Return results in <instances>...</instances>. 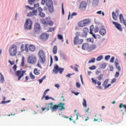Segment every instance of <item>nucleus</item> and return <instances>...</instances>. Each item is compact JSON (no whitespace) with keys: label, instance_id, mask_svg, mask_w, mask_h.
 Segmentation results:
<instances>
[{"label":"nucleus","instance_id":"f257e3e1","mask_svg":"<svg viewBox=\"0 0 126 126\" xmlns=\"http://www.w3.org/2000/svg\"><path fill=\"white\" fill-rule=\"evenodd\" d=\"M64 105V103L60 102L59 104H55L53 106L52 105L50 106V109L52 113H54V112H57V111H58V109H59V111H63V110H64V109H65V108L63 107Z\"/></svg>","mask_w":126,"mask_h":126},{"label":"nucleus","instance_id":"e433bc0d","mask_svg":"<svg viewBox=\"0 0 126 126\" xmlns=\"http://www.w3.org/2000/svg\"><path fill=\"white\" fill-rule=\"evenodd\" d=\"M95 58H92L89 61V63H95Z\"/></svg>","mask_w":126,"mask_h":126},{"label":"nucleus","instance_id":"1a4fd4ad","mask_svg":"<svg viewBox=\"0 0 126 126\" xmlns=\"http://www.w3.org/2000/svg\"><path fill=\"white\" fill-rule=\"evenodd\" d=\"M74 45H81L83 43V39H79V37L75 36L73 38Z\"/></svg>","mask_w":126,"mask_h":126},{"label":"nucleus","instance_id":"bf43d9fd","mask_svg":"<svg viewBox=\"0 0 126 126\" xmlns=\"http://www.w3.org/2000/svg\"><path fill=\"white\" fill-rule=\"evenodd\" d=\"M116 81H117V79L116 78H114L112 80L111 82V83L112 84H113V83H115V82H116Z\"/></svg>","mask_w":126,"mask_h":126},{"label":"nucleus","instance_id":"8fccbe9b","mask_svg":"<svg viewBox=\"0 0 126 126\" xmlns=\"http://www.w3.org/2000/svg\"><path fill=\"white\" fill-rule=\"evenodd\" d=\"M26 8H27V9H31V10H32V9H33L34 7H31L29 5H26Z\"/></svg>","mask_w":126,"mask_h":126},{"label":"nucleus","instance_id":"6ab92c4d","mask_svg":"<svg viewBox=\"0 0 126 126\" xmlns=\"http://www.w3.org/2000/svg\"><path fill=\"white\" fill-rule=\"evenodd\" d=\"M38 14V12L37 10H33L32 11L30 12L28 14V16H34V15L36 16Z\"/></svg>","mask_w":126,"mask_h":126},{"label":"nucleus","instance_id":"a19ab883","mask_svg":"<svg viewBox=\"0 0 126 126\" xmlns=\"http://www.w3.org/2000/svg\"><path fill=\"white\" fill-rule=\"evenodd\" d=\"M56 30V27L54 28H49V29L48 30L49 32H52V31H55Z\"/></svg>","mask_w":126,"mask_h":126},{"label":"nucleus","instance_id":"4be33fe9","mask_svg":"<svg viewBox=\"0 0 126 126\" xmlns=\"http://www.w3.org/2000/svg\"><path fill=\"white\" fill-rule=\"evenodd\" d=\"M106 33H107V31L105 29H101L99 31V34H100V35H101L102 36H105Z\"/></svg>","mask_w":126,"mask_h":126},{"label":"nucleus","instance_id":"4468645a","mask_svg":"<svg viewBox=\"0 0 126 126\" xmlns=\"http://www.w3.org/2000/svg\"><path fill=\"white\" fill-rule=\"evenodd\" d=\"M113 24L115 25L116 28L118 29L119 31H123V28H122V25L121 24L116 22H112Z\"/></svg>","mask_w":126,"mask_h":126},{"label":"nucleus","instance_id":"e2e57ef3","mask_svg":"<svg viewBox=\"0 0 126 126\" xmlns=\"http://www.w3.org/2000/svg\"><path fill=\"white\" fill-rule=\"evenodd\" d=\"M13 68L14 71H16V69L17 68V66L16 64L14 65V66H13Z\"/></svg>","mask_w":126,"mask_h":126},{"label":"nucleus","instance_id":"603ef678","mask_svg":"<svg viewBox=\"0 0 126 126\" xmlns=\"http://www.w3.org/2000/svg\"><path fill=\"white\" fill-rule=\"evenodd\" d=\"M62 14L64 15V9L63 8V3H62Z\"/></svg>","mask_w":126,"mask_h":126},{"label":"nucleus","instance_id":"20e7f679","mask_svg":"<svg viewBox=\"0 0 126 126\" xmlns=\"http://www.w3.org/2000/svg\"><path fill=\"white\" fill-rule=\"evenodd\" d=\"M46 20L41 19L40 20V23L44 25V26H48V25H49L50 26H53L54 25V22L53 21L49 20V18H46Z\"/></svg>","mask_w":126,"mask_h":126},{"label":"nucleus","instance_id":"a18cd8bd","mask_svg":"<svg viewBox=\"0 0 126 126\" xmlns=\"http://www.w3.org/2000/svg\"><path fill=\"white\" fill-rule=\"evenodd\" d=\"M92 28H94V27L92 26L91 27V28H90V33L91 34V35H92L93 34H94V33H93V29H92Z\"/></svg>","mask_w":126,"mask_h":126},{"label":"nucleus","instance_id":"052dcab7","mask_svg":"<svg viewBox=\"0 0 126 126\" xmlns=\"http://www.w3.org/2000/svg\"><path fill=\"white\" fill-rule=\"evenodd\" d=\"M21 50L22 52H24V45L22 44L21 47Z\"/></svg>","mask_w":126,"mask_h":126},{"label":"nucleus","instance_id":"774afa93","mask_svg":"<svg viewBox=\"0 0 126 126\" xmlns=\"http://www.w3.org/2000/svg\"><path fill=\"white\" fill-rule=\"evenodd\" d=\"M39 3H37V4H34V7L35 8H36V7H39Z\"/></svg>","mask_w":126,"mask_h":126},{"label":"nucleus","instance_id":"69168bd1","mask_svg":"<svg viewBox=\"0 0 126 126\" xmlns=\"http://www.w3.org/2000/svg\"><path fill=\"white\" fill-rule=\"evenodd\" d=\"M80 86H81L80 84H79V83H78V82H77L76 83V87H77V88H80Z\"/></svg>","mask_w":126,"mask_h":126},{"label":"nucleus","instance_id":"39448f33","mask_svg":"<svg viewBox=\"0 0 126 126\" xmlns=\"http://www.w3.org/2000/svg\"><path fill=\"white\" fill-rule=\"evenodd\" d=\"M90 22H91L90 19H86L85 20L79 21L78 23V25L79 27H85V26H86V25L90 24Z\"/></svg>","mask_w":126,"mask_h":126},{"label":"nucleus","instance_id":"c756f323","mask_svg":"<svg viewBox=\"0 0 126 126\" xmlns=\"http://www.w3.org/2000/svg\"><path fill=\"white\" fill-rule=\"evenodd\" d=\"M103 78H104V74H101L100 75H99L98 77H97V79L98 80H99V81L100 80H102V79H103Z\"/></svg>","mask_w":126,"mask_h":126},{"label":"nucleus","instance_id":"b1692460","mask_svg":"<svg viewBox=\"0 0 126 126\" xmlns=\"http://www.w3.org/2000/svg\"><path fill=\"white\" fill-rule=\"evenodd\" d=\"M29 50L31 52H34L36 50V47L33 45H30L29 47Z\"/></svg>","mask_w":126,"mask_h":126},{"label":"nucleus","instance_id":"a878e982","mask_svg":"<svg viewBox=\"0 0 126 126\" xmlns=\"http://www.w3.org/2000/svg\"><path fill=\"white\" fill-rule=\"evenodd\" d=\"M53 53L54 55H57V54L58 53V47H57V46H55L53 47Z\"/></svg>","mask_w":126,"mask_h":126},{"label":"nucleus","instance_id":"f03ea898","mask_svg":"<svg viewBox=\"0 0 126 126\" xmlns=\"http://www.w3.org/2000/svg\"><path fill=\"white\" fill-rule=\"evenodd\" d=\"M9 53L11 57H15L17 54V46L12 45L9 48Z\"/></svg>","mask_w":126,"mask_h":126},{"label":"nucleus","instance_id":"72a5a7b5","mask_svg":"<svg viewBox=\"0 0 126 126\" xmlns=\"http://www.w3.org/2000/svg\"><path fill=\"white\" fill-rule=\"evenodd\" d=\"M35 1L36 0H28V2L31 5H32Z\"/></svg>","mask_w":126,"mask_h":126},{"label":"nucleus","instance_id":"13d9d810","mask_svg":"<svg viewBox=\"0 0 126 126\" xmlns=\"http://www.w3.org/2000/svg\"><path fill=\"white\" fill-rule=\"evenodd\" d=\"M41 110L42 112H44V111H46V112H48V109H47L46 107H41Z\"/></svg>","mask_w":126,"mask_h":126},{"label":"nucleus","instance_id":"bb28decb","mask_svg":"<svg viewBox=\"0 0 126 126\" xmlns=\"http://www.w3.org/2000/svg\"><path fill=\"white\" fill-rule=\"evenodd\" d=\"M112 17L114 20L115 21H117L118 20V17L117 16V15H116V13L114 12H112Z\"/></svg>","mask_w":126,"mask_h":126},{"label":"nucleus","instance_id":"423d86ee","mask_svg":"<svg viewBox=\"0 0 126 126\" xmlns=\"http://www.w3.org/2000/svg\"><path fill=\"white\" fill-rule=\"evenodd\" d=\"M38 56L40 60L41 63H44L46 62V55H45V52L42 50H40L38 53Z\"/></svg>","mask_w":126,"mask_h":126},{"label":"nucleus","instance_id":"7ed1b4c3","mask_svg":"<svg viewBox=\"0 0 126 126\" xmlns=\"http://www.w3.org/2000/svg\"><path fill=\"white\" fill-rule=\"evenodd\" d=\"M33 25V22L30 19H27L26 20L24 28L26 30H31Z\"/></svg>","mask_w":126,"mask_h":126},{"label":"nucleus","instance_id":"f3484780","mask_svg":"<svg viewBox=\"0 0 126 126\" xmlns=\"http://www.w3.org/2000/svg\"><path fill=\"white\" fill-rule=\"evenodd\" d=\"M34 29L35 32H39V31H41V26L38 23H35L34 26Z\"/></svg>","mask_w":126,"mask_h":126},{"label":"nucleus","instance_id":"0e129e2a","mask_svg":"<svg viewBox=\"0 0 126 126\" xmlns=\"http://www.w3.org/2000/svg\"><path fill=\"white\" fill-rule=\"evenodd\" d=\"M79 36H80V32H77L76 33V37H79Z\"/></svg>","mask_w":126,"mask_h":126},{"label":"nucleus","instance_id":"dca6fc26","mask_svg":"<svg viewBox=\"0 0 126 126\" xmlns=\"http://www.w3.org/2000/svg\"><path fill=\"white\" fill-rule=\"evenodd\" d=\"M92 81L93 82V83H94V84H95L96 85V84H97V85L98 86V88L99 89H102V87L100 86L101 85V82L98 81L97 82V80H94V78H92Z\"/></svg>","mask_w":126,"mask_h":126},{"label":"nucleus","instance_id":"9d476101","mask_svg":"<svg viewBox=\"0 0 126 126\" xmlns=\"http://www.w3.org/2000/svg\"><path fill=\"white\" fill-rule=\"evenodd\" d=\"M25 72H26V71L25 70H18L16 72V73L15 74L16 76H18V80H20L21 79L22 77H23L24 76V74H25Z\"/></svg>","mask_w":126,"mask_h":126},{"label":"nucleus","instance_id":"7c9ffc66","mask_svg":"<svg viewBox=\"0 0 126 126\" xmlns=\"http://www.w3.org/2000/svg\"><path fill=\"white\" fill-rule=\"evenodd\" d=\"M30 77L31 79H35V75L33 74V73L32 72H31L30 73Z\"/></svg>","mask_w":126,"mask_h":126},{"label":"nucleus","instance_id":"c9c22d12","mask_svg":"<svg viewBox=\"0 0 126 126\" xmlns=\"http://www.w3.org/2000/svg\"><path fill=\"white\" fill-rule=\"evenodd\" d=\"M123 107L125 109V112H126V105L123 104V103L120 104L119 107L121 109Z\"/></svg>","mask_w":126,"mask_h":126},{"label":"nucleus","instance_id":"393cba45","mask_svg":"<svg viewBox=\"0 0 126 126\" xmlns=\"http://www.w3.org/2000/svg\"><path fill=\"white\" fill-rule=\"evenodd\" d=\"M5 97H4L3 98V101H2L0 103V104H7V103H10L11 102V100H8L7 101H5Z\"/></svg>","mask_w":126,"mask_h":126},{"label":"nucleus","instance_id":"864d4df0","mask_svg":"<svg viewBox=\"0 0 126 126\" xmlns=\"http://www.w3.org/2000/svg\"><path fill=\"white\" fill-rule=\"evenodd\" d=\"M74 118H76L75 119V121H77V120H78V113H77L75 115H74Z\"/></svg>","mask_w":126,"mask_h":126},{"label":"nucleus","instance_id":"ea45409f","mask_svg":"<svg viewBox=\"0 0 126 126\" xmlns=\"http://www.w3.org/2000/svg\"><path fill=\"white\" fill-rule=\"evenodd\" d=\"M94 31L95 33H97V32L99 31V28H98V26H95V28L94 30Z\"/></svg>","mask_w":126,"mask_h":126},{"label":"nucleus","instance_id":"09e8293b","mask_svg":"<svg viewBox=\"0 0 126 126\" xmlns=\"http://www.w3.org/2000/svg\"><path fill=\"white\" fill-rule=\"evenodd\" d=\"M89 69H91V70H93V69H96V66L93 65L92 66L89 67Z\"/></svg>","mask_w":126,"mask_h":126},{"label":"nucleus","instance_id":"49530a36","mask_svg":"<svg viewBox=\"0 0 126 126\" xmlns=\"http://www.w3.org/2000/svg\"><path fill=\"white\" fill-rule=\"evenodd\" d=\"M110 58H111V56L107 55V56L105 57V60L106 61H109V60H110Z\"/></svg>","mask_w":126,"mask_h":126},{"label":"nucleus","instance_id":"de8ad7c7","mask_svg":"<svg viewBox=\"0 0 126 126\" xmlns=\"http://www.w3.org/2000/svg\"><path fill=\"white\" fill-rule=\"evenodd\" d=\"M120 76V72L117 71L115 74V77L116 78H118Z\"/></svg>","mask_w":126,"mask_h":126},{"label":"nucleus","instance_id":"37998d69","mask_svg":"<svg viewBox=\"0 0 126 126\" xmlns=\"http://www.w3.org/2000/svg\"><path fill=\"white\" fill-rule=\"evenodd\" d=\"M0 81H2L3 82V81H4V77H3V75L1 74V73H0Z\"/></svg>","mask_w":126,"mask_h":126},{"label":"nucleus","instance_id":"338daca9","mask_svg":"<svg viewBox=\"0 0 126 126\" xmlns=\"http://www.w3.org/2000/svg\"><path fill=\"white\" fill-rule=\"evenodd\" d=\"M111 84H109L105 86L104 87L105 89H107V88H109V87H110V86H111Z\"/></svg>","mask_w":126,"mask_h":126},{"label":"nucleus","instance_id":"473e14b6","mask_svg":"<svg viewBox=\"0 0 126 126\" xmlns=\"http://www.w3.org/2000/svg\"><path fill=\"white\" fill-rule=\"evenodd\" d=\"M102 60H103V56H99L96 58V62H100V61H102Z\"/></svg>","mask_w":126,"mask_h":126},{"label":"nucleus","instance_id":"2f4dec72","mask_svg":"<svg viewBox=\"0 0 126 126\" xmlns=\"http://www.w3.org/2000/svg\"><path fill=\"white\" fill-rule=\"evenodd\" d=\"M39 16L42 18H44V17L46 16V14H45V13L41 12H39Z\"/></svg>","mask_w":126,"mask_h":126},{"label":"nucleus","instance_id":"cd10ccee","mask_svg":"<svg viewBox=\"0 0 126 126\" xmlns=\"http://www.w3.org/2000/svg\"><path fill=\"white\" fill-rule=\"evenodd\" d=\"M49 91H50L49 89H47L45 91V92L43 93V95L42 97L41 98L42 100H43V98H45V97H46V95H47V93H48V92H49Z\"/></svg>","mask_w":126,"mask_h":126},{"label":"nucleus","instance_id":"2eb2a0df","mask_svg":"<svg viewBox=\"0 0 126 126\" xmlns=\"http://www.w3.org/2000/svg\"><path fill=\"white\" fill-rule=\"evenodd\" d=\"M87 6V3L85 1H83L80 3L79 8L81 10H85Z\"/></svg>","mask_w":126,"mask_h":126},{"label":"nucleus","instance_id":"4d7b16f0","mask_svg":"<svg viewBox=\"0 0 126 126\" xmlns=\"http://www.w3.org/2000/svg\"><path fill=\"white\" fill-rule=\"evenodd\" d=\"M77 15V13L76 12H73L71 14V18H72V16H76Z\"/></svg>","mask_w":126,"mask_h":126},{"label":"nucleus","instance_id":"c85d7f7f","mask_svg":"<svg viewBox=\"0 0 126 126\" xmlns=\"http://www.w3.org/2000/svg\"><path fill=\"white\" fill-rule=\"evenodd\" d=\"M34 73L35 74V75H40V72L38 70V69L36 68H34L33 70Z\"/></svg>","mask_w":126,"mask_h":126},{"label":"nucleus","instance_id":"3c124183","mask_svg":"<svg viewBox=\"0 0 126 126\" xmlns=\"http://www.w3.org/2000/svg\"><path fill=\"white\" fill-rule=\"evenodd\" d=\"M58 39L59 40H63V36L61 34H58Z\"/></svg>","mask_w":126,"mask_h":126},{"label":"nucleus","instance_id":"6e6552de","mask_svg":"<svg viewBox=\"0 0 126 126\" xmlns=\"http://www.w3.org/2000/svg\"><path fill=\"white\" fill-rule=\"evenodd\" d=\"M46 4L49 8L50 12H53L54 11V7H53V1L52 0H46Z\"/></svg>","mask_w":126,"mask_h":126},{"label":"nucleus","instance_id":"5701e85b","mask_svg":"<svg viewBox=\"0 0 126 126\" xmlns=\"http://www.w3.org/2000/svg\"><path fill=\"white\" fill-rule=\"evenodd\" d=\"M53 105H54L53 102L46 104L45 108H47V110L50 111V109H51V106H53Z\"/></svg>","mask_w":126,"mask_h":126},{"label":"nucleus","instance_id":"680f3d73","mask_svg":"<svg viewBox=\"0 0 126 126\" xmlns=\"http://www.w3.org/2000/svg\"><path fill=\"white\" fill-rule=\"evenodd\" d=\"M115 61V57H112L111 58V59H110V63H114V61Z\"/></svg>","mask_w":126,"mask_h":126},{"label":"nucleus","instance_id":"79ce46f5","mask_svg":"<svg viewBox=\"0 0 126 126\" xmlns=\"http://www.w3.org/2000/svg\"><path fill=\"white\" fill-rule=\"evenodd\" d=\"M106 66H107V64H106V63H103L101 64V68L104 69V68H106Z\"/></svg>","mask_w":126,"mask_h":126},{"label":"nucleus","instance_id":"6e6d98bb","mask_svg":"<svg viewBox=\"0 0 126 126\" xmlns=\"http://www.w3.org/2000/svg\"><path fill=\"white\" fill-rule=\"evenodd\" d=\"M21 66H24V57L22 58V61L21 63Z\"/></svg>","mask_w":126,"mask_h":126},{"label":"nucleus","instance_id":"5fc2aeb1","mask_svg":"<svg viewBox=\"0 0 126 126\" xmlns=\"http://www.w3.org/2000/svg\"><path fill=\"white\" fill-rule=\"evenodd\" d=\"M87 42H91V43H93V40L92 41V39H91V38H89L87 39Z\"/></svg>","mask_w":126,"mask_h":126},{"label":"nucleus","instance_id":"58836bf2","mask_svg":"<svg viewBox=\"0 0 126 126\" xmlns=\"http://www.w3.org/2000/svg\"><path fill=\"white\" fill-rule=\"evenodd\" d=\"M83 101H84L83 102V105L84 106V107L86 108V107H87V104L86 103V100H85V98H84Z\"/></svg>","mask_w":126,"mask_h":126},{"label":"nucleus","instance_id":"a211bd4d","mask_svg":"<svg viewBox=\"0 0 126 126\" xmlns=\"http://www.w3.org/2000/svg\"><path fill=\"white\" fill-rule=\"evenodd\" d=\"M119 19L120 20V22L121 23H124V25L126 27V20L124 19V16L122 14H121L119 16Z\"/></svg>","mask_w":126,"mask_h":126},{"label":"nucleus","instance_id":"f8f14e48","mask_svg":"<svg viewBox=\"0 0 126 126\" xmlns=\"http://www.w3.org/2000/svg\"><path fill=\"white\" fill-rule=\"evenodd\" d=\"M50 35L47 33H43L41 34L40 36V39L41 41H44V42L47 41L49 39Z\"/></svg>","mask_w":126,"mask_h":126},{"label":"nucleus","instance_id":"412c9836","mask_svg":"<svg viewBox=\"0 0 126 126\" xmlns=\"http://www.w3.org/2000/svg\"><path fill=\"white\" fill-rule=\"evenodd\" d=\"M89 48V44L87 43H84L82 46V50H88Z\"/></svg>","mask_w":126,"mask_h":126},{"label":"nucleus","instance_id":"9b49d317","mask_svg":"<svg viewBox=\"0 0 126 126\" xmlns=\"http://www.w3.org/2000/svg\"><path fill=\"white\" fill-rule=\"evenodd\" d=\"M63 70H64V68H60L58 65H56L53 69V71L56 74H57L58 72L59 71L60 74H62V73L63 72Z\"/></svg>","mask_w":126,"mask_h":126},{"label":"nucleus","instance_id":"4c0bfd02","mask_svg":"<svg viewBox=\"0 0 126 126\" xmlns=\"http://www.w3.org/2000/svg\"><path fill=\"white\" fill-rule=\"evenodd\" d=\"M108 82H109V79H106L103 84V86L105 87L108 84Z\"/></svg>","mask_w":126,"mask_h":126},{"label":"nucleus","instance_id":"ddd939ff","mask_svg":"<svg viewBox=\"0 0 126 126\" xmlns=\"http://www.w3.org/2000/svg\"><path fill=\"white\" fill-rule=\"evenodd\" d=\"M115 66H116L117 69L118 70V71L119 72L122 71V67L121 66V65L120 64V61H119V59H116L115 60Z\"/></svg>","mask_w":126,"mask_h":126},{"label":"nucleus","instance_id":"aec40b11","mask_svg":"<svg viewBox=\"0 0 126 126\" xmlns=\"http://www.w3.org/2000/svg\"><path fill=\"white\" fill-rule=\"evenodd\" d=\"M84 33L82 35L83 37H86V36H87V34H88L89 32V30L88 29V28L85 27L83 29Z\"/></svg>","mask_w":126,"mask_h":126},{"label":"nucleus","instance_id":"0eeeda50","mask_svg":"<svg viewBox=\"0 0 126 126\" xmlns=\"http://www.w3.org/2000/svg\"><path fill=\"white\" fill-rule=\"evenodd\" d=\"M37 62V57L35 55L32 54L29 56L28 59V63H31L32 64H34V63H36Z\"/></svg>","mask_w":126,"mask_h":126},{"label":"nucleus","instance_id":"c03bdc74","mask_svg":"<svg viewBox=\"0 0 126 126\" xmlns=\"http://www.w3.org/2000/svg\"><path fill=\"white\" fill-rule=\"evenodd\" d=\"M26 52L28 53L29 52V49H28V45L25 44V49Z\"/></svg>","mask_w":126,"mask_h":126},{"label":"nucleus","instance_id":"f704fd0d","mask_svg":"<svg viewBox=\"0 0 126 126\" xmlns=\"http://www.w3.org/2000/svg\"><path fill=\"white\" fill-rule=\"evenodd\" d=\"M46 79V76H44L41 79L38 80L39 84H41V83L43 82V80H44V79Z\"/></svg>","mask_w":126,"mask_h":126}]
</instances>
